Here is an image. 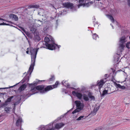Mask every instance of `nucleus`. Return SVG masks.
<instances>
[{"label": "nucleus", "instance_id": "e433bc0d", "mask_svg": "<svg viewBox=\"0 0 130 130\" xmlns=\"http://www.w3.org/2000/svg\"><path fill=\"white\" fill-rule=\"evenodd\" d=\"M128 5L130 6V0H128Z\"/></svg>", "mask_w": 130, "mask_h": 130}, {"label": "nucleus", "instance_id": "49530a36", "mask_svg": "<svg viewBox=\"0 0 130 130\" xmlns=\"http://www.w3.org/2000/svg\"><path fill=\"white\" fill-rule=\"evenodd\" d=\"M1 102V101L0 100V102Z\"/></svg>", "mask_w": 130, "mask_h": 130}, {"label": "nucleus", "instance_id": "9d476101", "mask_svg": "<svg viewBox=\"0 0 130 130\" xmlns=\"http://www.w3.org/2000/svg\"><path fill=\"white\" fill-rule=\"evenodd\" d=\"M36 87V89H37V90L40 91V93H44V85H38Z\"/></svg>", "mask_w": 130, "mask_h": 130}, {"label": "nucleus", "instance_id": "f8f14e48", "mask_svg": "<svg viewBox=\"0 0 130 130\" xmlns=\"http://www.w3.org/2000/svg\"><path fill=\"white\" fill-rule=\"evenodd\" d=\"M33 94H34L33 92L31 89L30 90L26 92V96L27 97H29Z\"/></svg>", "mask_w": 130, "mask_h": 130}, {"label": "nucleus", "instance_id": "ddd939ff", "mask_svg": "<svg viewBox=\"0 0 130 130\" xmlns=\"http://www.w3.org/2000/svg\"><path fill=\"white\" fill-rule=\"evenodd\" d=\"M22 119H21L19 118L18 119L16 122V125L17 126H21Z\"/></svg>", "mask_w": 130, "mask_h": 130}, {"label": "nucleus", "instance_id": "20e7f679", "mask_svg": "<svg viewBox=\"0 0 130 130\" xmlns=\"http://www.w3.org/2000/svg\"><path fill=\"white\" fill-rule=\"evenodd\" d=\"M59 84V82L58 81H57L55 85L47 86L46 87L44 88V93L57 87Z\"/></svg>", "mask_w": 130, "mask_h": 130}, {"label": "nucleus", "instance_id": "f704fd0d", "mask_svg": "<svg viewBox=\"0 0 130 130\" xmlns=\"http://www.w3.org/2000/svg\"><path fill=\"white\" fill-rule=\"evenodd\" d=\"M66 81H64V80H63L62 81V85H64L65 84H64V83Z\"/></svg>", "mask_w": 130, "mask_h": 130}, {"label": "nucleus", "instance_id": "aec40b11", "mask_svg": "<svg viewBox=\"0 0 130 130\" xmlns=\"http://www.w3.org/2000/svg\"><path fill=\"white\" fill-rule=\"evenodd\" d=\"M83 96V99L85 101H87L89 100V98L87 95L84 94Z\"/></svg>", "mask_w": 130, "mask_h": 130}, {"label": "nucleus", "instance_id": "7ed1b4c3", "mask_svg": "<svg viewBox=\"0 0 130 130\" xmlns=\"http://www.w3.org/2000/svg\"><path fill=\"white\" fill-rule=\"evenodd\" d=\"M125 40L126 37L125 36H122L119 39V46L122 50H123L125 47V44L126 41Z\"/></svg>", "mask_w": 130, "mask_h": 130}, {"label": "nucleus", "instance_id": "c03bdc74", "mask_svg": "<svg viewBox=\"0 0 130 130\" xmlns=\"http://www.w3.org/2000/svg\"><path fill=\"white\" fill-rule=\"evenodd\" d=\"M129 39H130V36L129 37Z\"/></svg>", "mask_w": 130, "mask_h": 130}, {"label": "nucleus", "instance_id": "f3484780", "mask_svg": "<svg viewBox=\"0 0 130 130\" xmlns=\"http://www.w3.org/2000/svg\"><path fill=\"white\" fill-rule=\"evenodd\" d=\"M44 40L45 42V45H46V44L49 43L50 41V40L49 38L47 37H46L45 38Z\"/></svg>", "mask_w": 130, "mask_h": 130}, {"label": "nucleus", "instance_id": "5701e85b", "mask_svg": "<svg viewBox=\"0 0 130 130\" xmlns=\"http://www.w3.org/2000/svg\"><path fill=\"white\" fill-rule=\"evenodd\" d=\"M39 7V5H30L28 7V8H38Z\"/></svg>", "mask_w": 130, "mask_h": 130}, {"label": "nucleus", "instance_id": "1a4fd4ad", "mask_svg": "<svg viewBox=\"0 0 130 130\" xmlns=\"http://www.w3.org/2000/svg\"><path fill=\"white\" fill-rule=\"evenodd\" d=\"M29 86L30 87L31 86H32V87L31 88V89L32 91L34 94L38 92L37 90L36 89V87H35V84H29Z\"/></svg>", "mask_w": 130, "mask_h": 130}, {"label": "nucleus", "instance_id": "c85d7f7f", "mask_svg": "<svg viewBox=\"0 0 130 130\" xmlns=\"http://www.w3.org/2000/svg\"><path fill=\"white\" fill-rule=\"evenodd\" d=\"M55 79V77L54 75H52L51 76V78L49 79V81H53Z\"/></svg>", "mask_w": 130, "mask_h": 130}, {"label": "nucleus", "instance_id": "79ce46f5", "mask_svg": "<svg viewBox=\"0 0 130 130\" xmlns=\"http://www.w3.org/2000/svg\"><path fill=\"white\" fill-rule=\"evenodd\" d=\"M107 75V74H105V76H106V75Z\"/></svg>", "mask_w": 130, "mask_h": 130}, {"label": "nucleus", "instance_id": "ea45409f", "mask_svg": "<svg viewBox=\"0 0 130 130\" xmlns=\"http://www.w3.org/2000/svg\"><path fill=\"white\" fill-rule=\"evenodd\" d=\"M27 50V51H26V52L27 54H29V50Z\"/></svg>", "mask_w": 130, "mask_h": 130}, {"label": "nucleus", "instance_id": "6e6552de", "mask_svg": "<svg viewBox=\"0 0 130 130\" xmlns=\"http://www.w3.org/2000/svg\"><path fill=\"white\" fill-rule=\"evenodd\" d=\"M63 5L64 7L68 8H70L72 9L73 7V4L70 2L64 3Z\"/></svg>", "mask_w": 130, "mask_h": 130}, {"label": "nucleus", "instance_id": "37998d69", "mask_svg": "<svg viewBox=\"0 0 130 130\" xmlns=\"http://www.w3.org/2000/svg\"><path fill=\"white\" fill-rule=\"evenodd\" d=\"M126 120H128H128H129V119H126Z\"/></svg>", "mask_w": 130, "mask_h": 130}, {"label": "nucleus", "instance_id": "f257e3e1", "mask_svg": "<svg viewBox=\"0 0 130 130\" xmlns=\"http://www.w3.org/2000/svg\"><path fill=\"white\" fill-rule=\"evenodd\" d=\"M39 48H34L32 47H29L27 48V50H29L31 54V63L29 67V70L27 72V73L31 74L34 68V66L36 55L37 54Z\"/></svg>", "mask_w": 130, "mask_h": 130}, {"label": "nucleus", "instance_id": "4be33fe9", "mask_svg": "<svg viewBox=\"0 0 130 130\" xmlns=\"http://www.w3.org/2000/svg\"><path fill=\"white\" fill-rule=\"evenodd\" d=\"M13 96H10V97L8 98L7 99L6 101L5 102V103H7L8 102H10L12 99L13 98Z\"/></svg>", "mask_w": 130, "mask_h": 130}, {"label": "nucleus", "instance_id": "393cba45", "mask_svg": "<svg viewBox=\"0 0 130 130\" xmlns=\"http://www.w3.org/2000/svg\"><path fill=\"white\" fill-rule=\"evenodd\" d=\"M130 44V41H128L127 42L126 44V47L128 49L130 48L129 44Z\"/></svg>", "mask_w": 130, "mask_h": 130}, {"label": "nucleus", "instance_id": "bb28decb", "mask_svg": "<svg viewBox=\"0 0 130 130\" xmlns=\"http://www.w3.org/2000/svg\"><path fill=\"white\" fill-rule=\"evenodd\" d=\"M10 108L9 107H6L5 108V110L7 112L9 113L10 111Z\"/></svg>", "mask_w": 130, "mask_h": 130}, {"label": "nucleus", "instance_id": "7c9ffc66", "mask_svg": "<svg viewBox=\"0 0 130 130\" xmlns=\"http://www.w3.org/2000/svg\"><path fill=\"white\" fill-rule=\"evenodd\" d=\"M121 87H122V86L119 84H118L117 85V88H120Z\"/></svg>", "mask_w": 130, "mask_h": 130}, {"label": "nucleus", "instance_id": "473e14b6", "mask_svg": "<svg viewBox=\"0 0 130 130\" xmlns=\"http://www.w3.org/2000/svg\"><path fill=\"white\" fill-rule=\"evenodd\" d=\"M2 24L4 25H9L8 24H7L4 22L0 24V25H2Z\"/></svg>", "mask_w": 130, "mask_h": 130}, {"label": "nucleus", "instance_id": "412c9836", "mask_svg": "<svg viewBox=\"0 0 130 130\" xmlns=\"http://www.w3.org/2000/svg\"><path fill=\"white\" fill-rule=\"evenodd\" d=\"M92 38L94 40H96L97 38H99L98 36L95 33L94 34L92 35Z\"/></svg>", "mask_w": 130, "mask_h": 130}, {"label": "nucleus", "instance_id": "a18cd8bd", "mask_svg": "<svg viewBox=\"0 0 130 130\" xmlns=\"http://www.w3.org/2000/svg\"><path fill=\"white\" fill-rule=\"evenodd\" d=\"M72 88L73 89H74V88Z\"/></svg>", "mask_w": 130, "mask_h": 130}, {"label": "nucleus", "instance_id": "f03ea898", "mask_svg": "<svg viewBox=\"0 0 130 130\" xmlns=\"http://www.w3.org/2000/svg\"><path fill=\"white\" fill-rule=\"evenodd\" d=\"M75 103L77 108L72 112V113L73 114L83 109V108L84 106L81 103L80 101H75Z\"/></svg>", "mask_w": 130, "mask_h": 130}, {"label": "nucleus", "instance_id": "b1692460", "mask_svg": "<svg viewBox=\"0 0 130 130\" xmlns=\"http://www.w3.org/2000/svg\"><path fill=\"white\" fill-rule=\"evenodd\" d=\"M85 117L84 116H80L76 120L77 121H79L82 119H85L86 118V117Z\"/></svg>", "mask_w": 130, "mask_h": 130}, {"label": "nucleus", "instance_id": "58836bf2", "mask_svg": "<svg viewBox=\"0 0 130 130\" xmlns=\"http://www.w3.org/2000/svg\"><path fill=\"white\" fill-rule=\"evenodd\" d=\"M54 130V128H52L50 129H47L46 130Z\"/></svg>", "mask_w": 130, "mask_h": 130}, {"label": "nucleus", "instance_id": "c9c22d12", "mask_svg": "<svg viewBox=\"0 0 130 130\" xmlns=\"http://www.w3.org/2000/svg\"><path fill=\"white\" fill-rule=\"evenodd\" d=\"M120 88L122 89H124L125 88V87L124 86H122V87H121Z\"/></svg>", "mask_w": 130, "mask_h": 130}, {"label": "nucleus", "instance_id": "4468645a", "mask_svg": "<svg viewBox=\"0 0 130 130\" xmlns=\"http://www.w3.org/2000/svg\"><path fill=\"white\" fill-rule=\"evenodd\" d=\"M26 85L25 84H23L21 85L19 88V90L20 91H22L24 90L26 88Z\"/></svg>", "mask_w": 130, "mask_h": 130}, {"label": "nucleus", "instance_id": "72a5a7b5", "mask_svg": "<svg viewBox=\"0 0 130 130\" xmlns=\"http://www.w3.org/2000/svg\"><path fill=\"white\" fill-rule=\"evenodd\" d=\"M105 130V129H104V127H101L100 128V130Z\"/></svg>", "mask_w": 130, "mask_h": 130}, {"label": "nucleus", "instance_id": "cd10ccee", "mask_svg": "<svg viewBox=\"0 0 130 130\" xmlns=\"http://www.w3.org/2000/svg\"><path fill=\"white\" fill-rule=\"evenodd\" d=\"M96 111L94 109L91 112V114L92 115H94L95 114L96 112Z\"/></svg>", "mask_w": 130, "mask_h": 130}, {"label": "nucleus", "instance_id": "0eeeda50", "mask_svg": "<svg viewBox=\"0 0 130 130\" xmlns=\"http://www.w3.org/2000/svg\"><path fill=\"white\" fill-rule=\"evenodd\" d=\"M72 94L74 95H75L79 100H81L83 96L82 94L80 92H76L74 91L72 92Z\"/></svg>", "mask_w": 130, "mask_h": 130}, {"label": "nucleus", "instance_id": "4c0bfd02", "mask_svg": "<svg viewBox=\"0 0 130 130\" xmlns=\"http://www.w3.org/2000/svg\"><path fill=\"white\" fill-rule=\"evenodd\" d=\"M60 46H61L60 45H58L57 44V46H56V47H57L58 49L60 47Z\"/></svg>", "mask_w": 130, "mask_h": 130}, {"label": "nucleus", "instance_id": "dca6fc26", "mask_svg": "<svg viewBox=\"0 0 130 130\" xmlns=\"http://www.w3.org/2000/svg\"><path fill=\"white\" fill-rule=\"evenodd\" d=\"M10 16L12 17V18L14 19L15 21H17L18 20V18L17 16L14 14H11L10 15Z\"/></svg>", "mask_w": 130, "mask_h": 130}, {"label": "nucleus", "instance_id": "2eb2a0df", "mask_svg": "<svg viewBox=\"0 0 130 130\" xmlns=\"http://www.w3.org/2000/svg\"><path fill=\"white\" fill-rule=\"evenodd\" d=\"M106 15L112 23H114L115 22V20L111 15L108 14H107Z\"/></svg>", "mask_w": 130, "mask_h": 130}, {"label": "nucleus", "instance_id": "a211bd4d", "mask_svg": "<svg viewBox=\"0 0 130 130\" xmlns=\"http://www.w3.org/2000/svg\"><path fill=\"white\" fill-rule=\"evenodd\" d=\"M19 27L20 29H19L20 30L24 32L27 35H28V33L23 28L21 27Z\"/></svg>", "mask_w": 130, "mask_h": 130}, {"label": "nucleus", "instance_id": "9b49d317", "mask_svg": "<svg viewBox=\"0 0 130 130\" xmlns=\"http://www.w3.org/2000/svg\"><path fill=\"white\" fill-rule=\"evenodd\" d=\"M64 125V124L62 123H57L56 124L55 127L56 129H58L61 128Z\"/></svg>", "mask_w": 130, "mask_h": 130}, {"label": "nucleus", "instance_id": "a878e982", "mask_svg": "<svg viewBox=\"0 0 130 130\" xmlns=\"http://www.w3.org/2000/svg\"><path fill=\"white\" fill-rule=\"evenodd\" d=\"M108 93V90H105L103 91V93L102 94V96H104L105 94H107Z\"/></svg>", "mask_w": 130, "mask_h": 130}, {"label": "nucleus", "instance_id": "a19ab883", "mask_svg": "<svg viewBox=\"0 0 130 130\" xmlns=\"http://www.w3.org/2000/svg\"><path fill=\"white\" fill-rule=\"evenodd\" d=\"M3 19H2L0 18V20H3Z\"/></svg>", "mask_w": 130, "mask_h": 130}, {"label": "nucleus", "instance_id": "c756f323", "mask_svg": "<svg viewBox=\"0 0 130 130\" xmlns=\"http://www.w3.org/2000/svg\"><path fill=\"white\" fill-rule=\"evenodd\" d=\"M84 0H79V2L80 6H81L83 5L82 3H83L84 2Z\"/></svg>", "mask_w": 130, "mask_h": 130}, {"label": "nucleus", "instance_id": "6ab92c4d", "mask_svg": "<svg viewBox=\"0 0 130 130\" xmlns=\"http://www.w3.org/2000/svg\"><path fill=\"white\" fill-rule=\"evenodd\" d=\"M89 97L91 99V100H94L95 99L94 97L93 96L91 92H89L88 94Z\"/></svg>", "mask_w": 130, "mask_h": 130}, {"label": "nucleus", "instance_id": "423d86ee", "mask_svg": "<svg viewBox=\"0 0 130 130\" xmlns=\"http://www.w3.org/2000/svg\"><path fill=\"white\" fill-rule=\"evenodd\" d=\"M45 46L46 48L47 49L51 50H53L55 49L56 46H57V44H52L47 43Z\"/></svg>", "mask_w": 130, "mask_h": 130}, {"label": "nucleus", "instance_id": "2f4dec72", "mask_svg": "<svg viewBox=\"0 0 130 130\" xmlns=\"http://www.w3.org/2000/svg\"><path fill=\"white\" fill-rule=\"evenodd\" d=\"M100 108L99 106H98L97 107H96V108H94V109L96 110V111H97Z\"/></svg>", "mask_w": 130, "mask_h": 130}, {"label": "nucleus", "instance_id": "39448f33", "mask_svg": "<svg viewBox=\"0 0 130 130\" xmlns=\"http://www.w3.org/2000/svg\"><path fill=\"white\" fill-rule=\"evenodd\" d=\"M106 78H103L101 79L100 81H98L97 86H98L100 90L101 88L103 86L104 83L106 81Z\"/></svg>", "mask_w": 130, "mask_h": 130}]
</instances>
